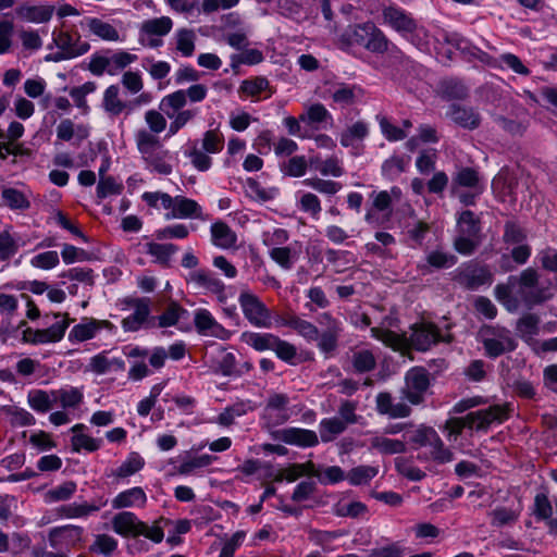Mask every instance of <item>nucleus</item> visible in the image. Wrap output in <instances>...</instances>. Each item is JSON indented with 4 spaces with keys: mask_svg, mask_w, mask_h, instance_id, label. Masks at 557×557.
I'll return each instance as SVG.
<instances>
[{
    "mask_svg": "<svg viewBox=\"0 0 557 557\" xmlns=\"http://www.w3.org/2000/svg\"><path fill=\"white\" fill-rule=\"evenodd\" d=\"M246 194L252 200L264 203L273 200L277 196L278 189L276 187H263L258 181L250 177L246 180Z\"/></svg>",
    "mask_w": 557,
    "mask_h": 557,
    "instance_id": "obj_29",
    "label": "nucleus"
},
{
    "mask_svg": "<svg viewBox=\"0 0 557 557\" xmlns=\"http://www.w3.org/2000/svg\"><path fill=\"white\" fill-rule=\"evenodd\" d=\"M459 187L475 190L476 194H482L484 185L482 184L479 172L472 168H461L453 177L451 191L457 193Z\"/></svg>",
    "mask_w": 557,
    "mask_h": 557,
    "instance_id": "obj_17",
    "label": "nucleus"
},
{
    "mask_svg": "<svg viewBox=\"0 0 557 557\" xmlns=\"http://www.w3.org/2000/svg\"><path fill=\"white\" fill-rule=\"evenodd\" d=\"M104 504H106V502H103L99 505L87 504V503L70 504V505L60 507L58 509V515L60 517H65V518H82V517H86L92 512L98 511Z\"/></svg>",
    "mask_w": 557,
    "mask_h": 557,
    "instance_id": "obj_37",
    "label": "nucleus"
},
{
    "mask_svg": "<svg viewBox=\"0 0 557 557\" xmlns=\"http://www.w3.org/2000/svg\"><path fill=\"white\" fill-rule=\"evenodd\" d=\"M102 107L107 113L112 116L121 114L127 103L120 98V88L117 85H110L103 92Z\"/></svg>",
    "mask_w": 557,
    "mask_h": 557,
    "instance_id": "obj_28",
    "label": "nucleus"
},
{
    "mask_svg": "<svg viewBox=\"0 0 557 557\" xmlns=\"http://www.w3.org/2000/svg\"><path fill=\"white\" fill-rule=\"evenodd\" d=\"M66 317V315H63ZM69 326V321L63 318L61 321H58L52 326L45 329V330H37L35 332L32 331H25L24 332V339L26 342H30L34 344L37 343H49V342H58L60 341L66 327Z\"/></svg>",
    "mask_w": 557,
    "mask_h": 557,
    "instance_id": "obj_16",
    "label": "nucleus"
},
{
    "mask_svg": "<svg viewBox=\"0 0 557 557\" xmlns=\"http://www.w3.org/2000/svg\"><path fill=\"white\" fill-rule=\"evenodd\" d=\"M135 143L138 152L146 164V169L161 175H169L173 168L169 162L170 152L163 149L159 136L140 128L135 133Z\"/></svg>",
    "mask_w": 557,
    "mask_h": 557,
    "instance_id": "obj_2",
    "label": "nucleus"
},
{
    "mask_svg": "<svg viewBox=\"0 0 557 557\" xmlns=\"http://www.w3.org/2000/svg\"><path fill=\"white\" fill-rule=\"evenodd\" d=\"M345 430L346 423L338 417L323 419L319 425L320 436L324 443L332 442Z\"/></svg>",
    "mask_w": 557,
    "mask_h": 557,
    "instance_id": "obj_36",
    "label": "nucleus"
},
{
    "mask_svg": "<svg viewBox=\"0 0 557 557\" xmlns=\"http://www.w3.org/2000/svg\"><path fill=\"white\" fill-rule=\"evenodd\" d=\"M144 459L138 454H131L129 457L115 470L112 475L116 479H124L138 472L144 467Z\"/></svg>",
    "mask_w": 557,
    "mask_h": 557,
    "instance_id": "obj_46",
    "label": "nucleus"
},
{
    "mask_svg": "<svg viewBox=\"0 0 557 557\" xmlns=\"http://www.w3.org/2000/svg\"><path fill=\"white\" fill-rule=\"evenodd\" d=\"M302 184L323 195H335L342 189V184L331 180L310 177L302 181Z\"/></svg>",
    "mask_w": 557,
    "mask_h": 557,
    "instance_id": "obj_48",
    "label": "nucleus"
},
{
    "mask_svg": "<svg viewBox=\"0 0 557 557\" xmlns=\"http://www.w3.org/2000/svg\"><path fill=\"white\" fill-rule=\"evenodd\" d=\"M288 404L287 396L283 394H274L272 395L267 405L265 413L270 420H274L276 424L283 423L288 419L286 412H284L285 407Z\"/></svg>",
    "mask_w": 557,
    "mask_h": 557,
    "instance_id": "obj_32",
    "label": "nucleus"
},
{
    "mask_svg": "<svg viewBox=\"0 0 557 557\" xmlns=\"http://www.w3.org/2000/svg\"><path fill=\"white\" fill-rule=\"evenodd\" d=\"M75 491L76 484L74 482H64L63 484L47 491L44 495V499L46 503L67 500L74 495Z\"/></svg>",
    "mask_w": 557,
    "mask_h": 557,
    "instance_id": "obj_47",
    "label": "nucleus"
},
{
    "mask_svg": "<svg viewBox=\"0 0 557 557\" xmlns=\"http://www.w3.org/2000/svg\"><path fill=\"white\" fill-rule=\"evenodd\" d=\"M281 323L293 327L300 335L310 339H317L319 337L318 329L311 323L300 319L298 315H288V318L283 319Z\"/></svg>",
    "mask_w": 557,
    "mask_h": 557,
    "instance_id": "obj_44",
    "label": "nucleus"
},
{
    "mask_svg": "<svg viewBox=\"0 0 557 557\" xmlns=\"http://www.w3.org/2000/svg\"><path fill=\"white\" fill-rule=\"evenodd\" d=\"M113 367L122 370L124 362L119 359L110 360L104 354H98L90 359L87 370L96 374H104Z\"/></svg>",
    "mask_w": 557,
    "mask_h": 557,
    "instance_id": "obj_40",
    "label": "nucleus"
},
{
    "mask_svg": "<svg viewBox=\"0 0 557 557\" xmlns=\"http://www.w3.org/2000/svg\"><path fill=\"white\" fill-rule=\"evenodd\" d=\"M137 60V55L127 51H117L108 57V74L114 76Z\"/></svg>",
    "mask_w": 557,
    "mask_h": 557,
    "instance_id": "obj_41",
    "label": "nucleus"
},
{
    "mask_svg": "<svg viewBox=\"0 0 557 557\" xmlns=\"http://www.w3.org/2000/svg\"><path fill=\"white\" fill-rule=\"evenodd\" d=\"M406 163L401 157L392 156L382 164V174L391 180L399 176L405 171Z\"/></svg>",
    "mask_w": 557,
    "mask_h": 557,
    "instance_id": "obj_63",
    "label": "nucleus"
},
{
    "mask_svg": "<svg viewBox=\"0 0 557 557\" xmlns=\"http://www.w3.org/2000/svg\"><path fill=\"white\" fill-rule=\"evenodd\" d=\"M147 502V496L141 487H133L121 492L112 500V506L115 509L127 507H143Z\"/></svg>",
    "mask_w": 557,
    "mask_h": 557,
    "instance_id": "obj_26",
    "label": "nucleus"
},
{
    "mask_svg": "<svg viewBox=\"0 0 557 557\" xmlns=\"http://www.w3.org/2000/svg\"><path fill=\"white\" fill-rule=\"evenodd\" d=\"M369 135V125L363 121H357L348 126L341 134V145L343 147H351L358 140H363Z\"/></svg>",
    "mask_w": 557,
    "mask_h": 557,
    "instance_id": "obj_33",
    "label": "nucleus"
},
{
    "mask_svg": "<svg viewBox=\"0 0 557 557\" xmlns=\"http://www.w3.org/2000/svg\"><path fill=\"white\" fill-rule=\"evenodd\" d=\"M16 14L22 20L40 24V23H47L51 20L53 13H54V7L53 5H21L16 9Z\"/></svg>",
    "mask_w": 557,
    "mask_h": 557,
    "instance_id": "obj_21",
    "label": "nucleus"
},
{
    "mask_svg": "<svg viewBox=\"0 0 557 557\" xmlns=\"http://www.w3.org/2000/svg\"><path fill=\"white\" fill-rule=\"evenodd\" d=\"M520 515L519 510L511 508H496L491 512L492 523L497 527L511 524L517 521Z\"/></svg>",
    "mask_w": 557,
    "mask_h": 557,
    "instance_id": "obj_57",
    "label": "nucleus"
},
{
    "mask_svg": "<svg viewBox=\"0 0 557 557\" xmlns=\"http://www.w3.org/2000/svg\"><path fill=\"white\" fill-rule=\"evenodd\" d=\"M212 460L213 458L210 455L187 458L178 466L177 473L183 475L190 474L197 469L208 467Z\"/></svg>",
    "mask_w": 557,
    "mask_h": 557,
    "instance_id": "obj_53",
    "label": "nucleus"
},
{
    "mask_svg": "<svg viewBox=\"0 0 557 557\" xmlns=\"http://www.w3.org/2000/svg\"><path fill=\"white\" fill-rule=\"evenodd\" d=\"M88 30L95 36L107 41H117L120 39L119 32L110 23L97 17L86 20Z\"/></svg>",
    "mask_w": 557,
    "mask_h": 557,
    "instance_id": "obj_31",
    "label": "nucleus"
},
{
    "mask_svg": "<svg viewBox=\"0 0 557 557\" xmlns=\"http://www.w3.org/2000/svg\"><path fill=\"white\" fill-rule=\"evenodd\" d=\"M275 438L299 447H312L318 445L319 438L314 431L300 428H286L276 431Z\"/></svg>",
    "mask_w": 557,
    "mask_h": 557,
    "instance_id": "obj_14",
    "label": "nucleus"
},
{
    "mask_svg": "<svg viewBox=\"0 0 557 557\" xmlns=\"http://www.w3.org/2000/svg\"><path fill=\"white\" fill-rule=\"evenodd\" d=\"M30 264L42 270L53 269L59 264V253L54 250L45 251L32 258Z\"/></svg>",
    "mask_w": 557,
    "mask_h": 557,
    "instance_id": "obj_64",
    "label": "nucleus"
},
{
    "mask_svg": "<svg viewBox=\"0 0 557 557\" xmlns=\"http://www.w3.org/2000/svg\"><path fill=\"white\" fill-rule=\"evenodd\" d=\"M2 198L11 209H26L29 207V201L24 194L14 188H5L2 191Z\"/></svg>",
    "mask_w": 557,
    "mask_h": 557,
    "instance_id": "obj_61",
    "label": "nucleus"
},
{
    "mask_svg": "<svg viewBox=\"0 0 557 557\" xmlns=\"http://www.w3.org/2000/svg\"><path fill=\"white\" fill-rule=\"evenodd\" d=\"M18 300L25 304L26 313H40L37 305L27 294H21L18 297L0 294V309L2 311H13L17 308Z\"/></svg>",
    "mask_w": 557,
    "mask_h": 557,
    "instance_id": "obj_34",
    "label": "nucleus"
},
{
    "mask_svg": "<svg viewBox=\"0 0 557 557\" xmlns=\"http://www.w3.org/2000/svg\"><path fill=\"white\" fill-rule=\"evenodd\" d=\"M145 122L148 126V133L158 136L166 128V120L164 115L157 110H148L145 112Z\"/></svg>",
    "mask_w": 557,
    "mask_h": 557,
    "instance_id": "obj_55",
    "label": "nucleus"
},
{
    "mask_svg": "<svg viewBox=\"0 0 557 557\" xmlns=\"http://www.w3.org/2000/svg\"><path fill=\"white\" fill-rule=\"evenodd\" d=\"M537 281V272L532 268L523 270L519 277H509L510 283H518V294L530 305L545 301L552 297L550 289L540 287Z\"/></svg>",
    "mask_w": 557,
    "mask_h": 557,
    "instance_id": "obj_6",
    "label": "nucleus"
},
{
    "mask_svg": "<svg viewBox=\"0 0 557 557\" xmlns=\"http://www.w3.org/2000/svg\"><path fill=\"white\" fill-rule=\"evenodd\" d=\"M147 253L156 258V261L168 265L171 257L177 251V246L173 244H147Z\"/></svg>",
    "mask_w": 557,
    "mask_h": 557,
    "instance_id": "obj_45",
    "label": "nucleus"
},
{
    "mask_svg": "<svg viewBox=\"0 0 557 557\" xmlns=\"http://www.w3.org/2000/svg\"><path fill=\"white\" fill-rule=\"evenodd\" d=\"M18 38L24 50L34 52L42 47V39L37 30L22 29L18 33Z\"/></svg>",
    "mask_w": 557,
    "mask_h": 557,
    "instance_id": "obj_60",
    "label": "nucleus"
},
{
    "mask_svg": "<svg viewBox=\"0 0 557 557\" xmlns=\"http://www.w3.org/2000/svg\"><path fill=\"white\" fill-rule=\"evenodd\" d=\"M375 403L379 413L387 414L394 419L406 418L411 413V408L407 404H393V398L389 393L377 394Z\"/></svg>",
    "mask_w": 557,
    "mask_h": 557,
    "instance_id": "obj_18",
    "label": "nucleus"
},
{
    "mask_svg": "<svg viewBox=\"0 0 557 557\" xmlns=\"http://www.w3.org/2000/svg\"><path fill=\"white\" fill-rule=\"evenodd\" d=\"M83 529L77 525H64L54 528L49 533L51 546L74 547L82 541Z\"/></svg>",
    "mask_w": 557,
    "mask_h": 557,
    "instance_id": "obj_15",
    "label": "nucleus"
},
{
    "mask_svg": "<svg viewBox=\"0 0 557 557\" xmlns=\"http://www.w3.org/2000/svg\"><path fill=\"white\" fill-rule=\"evenodd\" d=\"M446 115L459 126L469 129L476 128L481 122L479 113L472 108L461 107L456 103L449 106Z\"/></svg>",
    "mask_w": 557,
    "mask_h": 557,
    "instance_id": "obj_20",
    "label": "nucleus"
},
{
    "mask_svg": "<svg viewBox=\"0 0 557 557\" xmlns=\"http://www.w3.org/2000/svg\"><path fill=\"white\" fill-rule=\"evenodd\" d=\"M187 103L185 90L180 89L162 98L160 102V110L172 119L174 113L180 111Z\"/></svg>",
    "mask_w": 557,
    "mask_h": 557,
    "instance_id": "obj_35",
    "label": "nucleus"
},
{
    "mask_svg": "<svg viewBox=\"0 0 557 557\" xmlns=\"http://www.w3.org/2000/svg\"><path fill=\"white\" fill-rule=\"evenodd\" d=\"M430 386L429 372L421 367L410 369L405 376V387L401 393L412 405H419L424 399V393Z\"/></svg>",
    "mask_w": 557,
    "mask_h": 557,
    "instance_id": "obj_9",
    "label": "nucleus"
},
{
    "mask_svg": "<svg viewBox=\"0 0 557 557\" xmlns=\"http://www.w3.org/2000/svg\"><path fill=\"white\" fill-rule=\"evenodd\" d=\"M54 47L58 48V51L47 54L45 61L60 62L74 59L85 54L90 49V45L83 41L78 34L55 29L52 32V42L48 46V49Z\"/></svg>",
    "mask_w": 557,
    "mask_h": 557,
    "instance_id": "obj_5",
    "label": "nucleus"
},
{
    "mask_svg": "<svg viewBox=\"0 0 557 557\" xmlns=\"http://www.w3.org/2000/svg\"><path fill=\"white\" fill-rule=\"evenodd\" d=\"M369 448L382 455H396L406 451V444L400 440L389 438L385 435H374L369 440Z\"/></svg>",
    "mask_w": 557,
    "mask_h": 557,
    "instance_id": "obj_25",
    "label": "nucleus"
},
{
    "mask_svg": "<svg viewBox=\"0 0 557 557\" xmlns=\"http://www.w3.org/2000/svg\"><path fill=\"white\" fill-rule=\"evenodd\" d=\"M509 405H493L468 413V421L478 431L487 430L493 423H502L509 418Z\"/></svg>",
    "mask_w": 557,
    "mask_h": 557,
    "instance_id": "obj_12",
    "label": "nucleus"
},
{
    "mask_svg": "<svg viewBox=\"0 0 557 557\" xmlns=\"http://www.w3.org/2000/svg\"><path fill=\"white\" fill-rule=\"evenodd\" d=\"M195 325L198 332L205 336L224 338L226 335L224 327L215 322L211 315H195Z\"/></svg>",
    "mask_w": 557,
    "mask_h": 557,
    "instance_id": "obj_39",
    "label": "nucleus"
},
{
    "mask_svg": "<svg viewBox=\"0 0 557 557\" xmlns=\"http://www.w3.org/2000/svg\"><path fill=\"white\" fill-rule=\"evenodd\" d=\"M187 281L188 283H191L195 288L209 290L215 294L221 293L224 289L223 282L215 277L211 272L205 270L190 272Z\"/></svg>",
    "mask_w": 557,
    "mask_h": 557,
    "instance_id": "obj_23",
    "label": "nucleus"
},
{
    "mask_svg": "<svg viewBox=\"0 0 557 557\" xmlns=\"http://www.w3.org/2000/svg\"><path fill=\"white\" fill-rule=\"evenodd\" d=\"M458 226L461 234L478 237L480 233L479 220L470 210L463 211L458 219Z\"/></svg>",
    "mask_w": 557,
    "mask_h": 557,
    "instance_id": "obj_52",
    "label": "nucleus"
},
{
    "mask_svg": "<svg viewBox=\"0 0 557 557\" xmlns=\"http://www.w3.org/2000/svg\"><path fill=\"white\" fill-rule=\"evenodd\" d=\"M339 44L342 48L359 46L374 53H384L388 48L387 38L371 22L348 26L339 36Z\"/></svg>",
    "mask_w": 557,
    "mask_h": 557,
    "instance_id": "obj_4",
    "label": "nucleus"
},
{
    "mask_svg": "<svg viewBox=\"0 0 557 557\" xmlns=\"http://www.w3.org/2000/svg\"><path fill=\"white\" fill-rule=\"evenodd\" d=\"M379 473V469L373 466H358L352 468L348 474L347 480L351 485L368 484Z\"/></svg>",
    "mask_w": 557,
    "mask_h": 557,
    "instance_id": "obj_42",
    "label": "nucleus"
},
{
    "mask_svg": "<svg viewBox=\"0 0 557 557\" xmlns=\"http://www.w3.org/2000/svg\"><path fill=\"white\" fill-rule=\"evenodd\" d=\"M238 301L243 313H268L267 308L260 299L248 290L240 293Z\"/></svg>",
    "mask_w": 557,
    "mask_h": 557,
    "instance_id": "obj_50",
    "label": "nucleus"
},
{
    "mask_svg": "<svg viewBox=\"0 0 557 557\" xmlns=\"http://www.w3.org/2000/svg\"><path fill=\"white\" fill-rule=\"evenodd\" d=\"M329 97L341 107H349L361 100L363 90L358 85L334 83L327 89Z\"/></svg>",
    "mask_w": 557,
    "mask_h": 557,
    "instance_id": "obj_13",
    "label": "nucleus"
},
{
    "mask_svg": "<svg viewBox=\"0 0 557 557\" xmlns=\"http://www.w3.org/2000/svg\"><path fill=\"white\" fill-rule=\"evenodd\" d=\"M176 49L184 57L193 55L195 50V34L193 30L182 28L176 32Z\"/></svg>",
    "mask_w": 557,
    "mask_h": 557,
    "instance_id": "obj_51",
    "label": "nucleus"
},
{
    "mask_svg": "<svg viewBox=\"0 0 557 557\" xmlns=\"http://www.w3.org/2000/svg\"><path fill=\"white\" fill-rule=\"evenodd\" d=\"M479 337L490 357H498L516 347L509 332L504 327L484 325L479 331Z\"/></svg>",
    "mask_w": 557,
    "mask_h": 557,
    "instance_id": "obj_8",
    "label": "nucleus"
},
{
    "mask_svg": "<svg viewBox=\"0 0 557 557\" xmlns=\"http://www.w3.org/2000/svg\"><path fill=\"white\" fill-rule=\"evenodd\" d=\"M18 250L16 240L8 231L0 232V260L7 261Z\"/></svg>",
    "mask_w": 557,
    "mask_h": 557,
    "instance_id": "obj_62",
    "label": "nucleus"
},
{
    "mask_svg": "<svg viewBox=\"0 0 557 557\" xmlns=\"http://www.w3.org/2000/svg\"><path fill=\"white\" fill-rule=\"evenodd\" d=\"M173 22L169 16H161L145 21L141 30L147 35L164 36L171 32Z\"/></svg>",
    "mask_w": 557,
    "mask_h": 557,
    "instance_id": "obj_43",
    "label": "nucleus"
},
{
    "mask_svg": "<svg viewBox=\"0 0 557 557\" xmlns=\"http://www.w3.org/2000/svg\"><path fill=\"white\" fill-rule=\"evenodd\" d=\"M51 396L55 403L64 409L77 408L84 399L83 392L77 387H63L60 389L51 391Z\"/></svg>",
    "mask_w": 557,
    "mask_h": 557,
    "instance_id": "obj_27",
    "label": "nucleus"
},
{
    "mask_svg": "<svg viewBox=\"0 0 557 557\" xmlns=\"http://www.w3.org/2000/svg\"><path fill=\"white\" fill-rule=\"evenodd\" d=\"M211 242L214 246L228 249L236 246L237 235L236 233L224 222H214L211 227Z\"/></svg>",
    "mask_w": 557,
    "mask_h": 557,
    "instance_id": "obj_22",
    "label": "nucleus"
},
{
    "mask_svg": "<svg viewBox=\"0 0 557 557\" xmlns=\"http://www.w3.org/2000/svg\"><path fill=\"white\" fill-rule=\"evenodd\" d=\"M172 11L185 15L195 13L211 14L219 9L228 10L236 7L240 0H164Z\"/></svg>",
    "mask_w": 557,
    "mask_h": 557,
    "instance_id": "obj_7",
    "label": "nucleus"
},
{
    "mask_svg": "<svg viewBox=\"0 0 557 557\" xmlns=\"http://www.w3.org/2000/svg\"><path fill=\"white\" fill-rule=\"evenodd\" d=\"M53 403L55 401L51 396V392L36 389L28 394V404L35 411L47 412L52 408Z\"/></svg>",
    "mask_w": 557,
    "mask_h": 557,
    "instance_id": "obj_49",
    "label": "nucleus"
},
{
    "mask_svg": "<svg viewBox=\"0 0 557 557\" xmlns=\"http://www.w3.org/2000/svg\"><path fill=\"white\" fill-rule=\"evenodd\" d=\"M301 122L314 125L315 128H324L325 124H332L333 117L322 103H313L299 116Z\"/></svg>",
    "mask_w": 557,
    "mask_h": 557,
    "instance_id": "obj_24",
    "label": "nucleus"
},
{
    "mask_svg": "<svg viewBox=\"0 0 557 557\" xmlns=\"http://www.w3.org/2000/svg\"><path fill=\"white\" fill-rule=\"evenodd\" d=\"M457 262V258L451 253H446L441 250L431 251L425 259L424 263H420L418 268L424 273L430 272V267L435 269L450 268Z\"/></svg>",
    "mask_w": 557,
    "mask_h": 557,
    "instance_id": "obj_30",
    "label": "nucleus"
},
{
    "mask_svg": "<svg viewBox=\"0 0 557 557\" xmlns=\"http://www.w3.org/2000/svg\"><path fill=\"white\" fill-rule=\"evenodd\" d=\"M367 506L361 502L339 503L335 507V513L339 517L358 518L367 512Z\"/></svg>",
    "mask_w": 557,
    "mask_h": 557,
    "instance_id": "obj_56",
    "label": "nucleus"
},
{
    "mask_svg": "<svg viewBox=\"0 0 557 557\" xmlns=\"http://www.w3.org/2000/svg\"><path fill=\"white\" fill-rule=\"evenodd\" d=\"M383 21L404 37L409 38L419 27L412 15L396 5H387L382 11Z\"/></svg>",
    "mask_w": 557,
    "mask_h": 557,
    "instance_id": "obj_11",
    "label": "nucleus"
},
{
    "mask_svg": "<svg viewBox=\"0 0 557 557\" xmlns=\"http://www.w3.org/2000/svg\"><path fill=\"white\" fill-rule=\"evenodd\" d=\"M320 174L322 176L341 177L345 174L343 161L336 154L324 159Z\"/></svg>",
    "mask_w": 557,
    "mask_h": 557,
    "instance_id": "obj_58",
    "label": "nucleus"
},
{
    "mask_svg": "<svg viewBox=\"0 0 557 557\" xmlns=\"http://www.w3.org/2000/svg\"><path fill=\"white\" fill-rule=\"evenodd\" d=\"M122 190L123 185L117 183L114 177H100L97 185V197L103 199L112 195H120Z\"/></svg>",
    "mask_w": 557,
    "mask_h": 557,
    "instance_id": "obj_54",
    "label": "nucleus"
},
{
    "mask_svg": "<svg viewBox=\"0 0 557 557\" xmlns=\"http://www.w3.org/2000/svg\"><path fill=\"white\" fill-rule=\"evenodd\" d=\"M143 200L150 207L159 208V205L169 210L165 214L170 219H202V208L194 199L175 196L172 197L162 191H147L143 195Z\"/></svg>",
    "mask_w": 557,
    "mask_h": 557,
    "instance_id": "obj_3",
    "label": "nucleus"
},
{
    "mask_svg": "<svg viewBox=\"0 0 557 557\" xmlns=\"http://www.w3.org/2000/svg\"><path fill=\"white\" fill-rule=\"evenodd\" d=\"M392 323H383L371 329L372 335L394 350L405 354L410 347L425 351L440 339L436 327L431 323L416 324L409 338L389 329Z\"/></svg>",
    "mask_w": 557,
    "mask_h": 557,
    "instance_id": "obj_1",
    "label": "nucleus"
},
{
    "mask_svg": "<svg viewBox=\"0 0 557 557\" xmlns=\"http://www.w3.org/2000/svg\"><path fill=\"white\" fill-rule=\"evenodd\" d=\"M455 280L460 286L474 290L482 285H491L493 276L486 267L468 263L457 270Z\"/></svg>",
    "mask_w": 557,
    "mask_h": 557,
    "instance_id": "obj_10",
    "label": "nucleus"
},
{
    "mask_svg": "<svg viewBox=\"0 0 557 557\" xmlns=\"http://www.w3.org/2000/svg\"><path fill=\"white\" fill-rule=\"evenodd\" d=\"M144 527V522L139 521L137 517L131 511H123L115 515L112 519L113 530L123 536H137L139 535V528Z\"/></svg>",
    "mask_w": 557,
    "mask_h": 557,
    "instance_id": "obj_19",
    "label": "nucleus"
},
{
    "mask_svg": "<svg viewBox=\"0 0 557 557\" xmlns=\"http://www.w3.org/2000/svg\"><path fill=\"white\" fill-rule=\"evenodd\" d=\"M263 91H269L267 97H270L273 94L270 87V82L263 76L245 79L239 86V92H243L248 97H258Z\"/></svg>",
    "mask_w": 557,
    "mask_h": 557,
    "instance_id": "obj_38",
    "label": "nucleus"
},
{
    "mask_svg": "<svg viewBox=\"0 0 557 557\" xmlns=\"http://www.w3.org/2000/svg\"><path fill=\"white\" fill-rule=\"evenodd\" d=\"M308 162L304 156H295L288 159L285 163L283 171L286 175L292 177H301L306 174Z\"/></svg>",
    "mask_w": 557,
    "mask_h": 557,
    "instance_id": "obj_59",
    "label": "nucleus"
}]
</instances>
